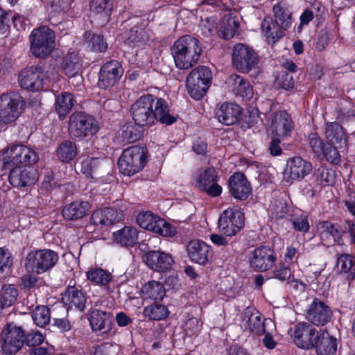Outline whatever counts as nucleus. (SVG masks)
Returning <instances> with one entry per match:
<instances>
[{
    "label": "nucleus",
    "instance_id": "a19ab883",
    "mask_svg": "<svg viewBox=\"0 0 355 355\" xmlns=\"http://www.w3.org/2000/svg\"><path fill=\"white\" fill-rule=\"evenodd\" d=\"M83 43L91 51L96 53L105 52L107 48V44L103 36L88 31L83 35Z\"/></svg>",
    "mask_w": 355,
    "mask_h": 355
},
{
    "label": "nucleus",
    "instance_id": "79ce46f5",
    "mask_svg": "<svg viewBox=\"0 0 355 355\" xmlns=\"http://www.w3.org/2000/svg\"><path fill=\"white\" fill-rule=\"evenodd\" d=\"M143 314L145 318L150 320H161L168 315L169 311L165 305L154 302L150 305L144 307Z\"/></svg>",
    "mask_w": 355,
    "mask_h": 355
},
{
    "label": "nucleus",
    "instance_id": "e2e57ef3",
    "mask_svg": "<svg viewBox=\"0 0 355 355\" xmlns=\"http://www.w3.org/2000/svg\"><path fill=\"white\" fill-rule=\"evenodd\" d=\"M10 13L0 8V35H7L9 32Z\"/></svg>",
    "mask_w": 355,
    "mask_h": 355
},
{
    "label": "nucleus",
    "instance_id": "c756f323",
    "mask_svg": "<svg viewBox=\"0 0 355 355\" xmlns=\"http://www.w3.org/2000/svg\"><path fill=\"white\" fill-rule=\"evenodd\" d=\"M272 127L277 136L286 137L291 135L294 124L291 117L286 111H279L274 116Z\"/></svg>",
    "mask_w": 355,
    "mask_h": 355
},
{
    "label": "nucleus",
    "instance_id": "680f3d73",
    "mask_svg": "<svg viewBox=\"0 0 355 355\" xmlns=\"http://www.w3.org/2000/svg\"><path fill=\"white\" fill-rule=\"evenodd\" d=\"M12 264V259L7 250L0 248V273L9 270Z\"/></svg>",
    "mask_w": 355,
    "mask_h": 355
},
{
    "label": "nucleus",
    "instance_id": "a878e982",
    "mask_svg": "<svg viewBox=\"0 0 355 355\" xmlns=\"http://www.w3.org/2000/svg\"><path fill=\"white\" fill-rule=\"evenodd\" d=\"M241 109L234 103H223L216 111V116L218 121L225 125H231L237 123L241 117Z\"/></svg>",
    "mask_w": 355,
    "mask_h": 355
},
{
    "label": "nucleus",
    "instance_id": "6e6d98bb",
    "mask_svg": "<svg viewBox=\"0 0 355 355\" xmlns=\"http://www.w3.org/2000/svg\"><path fill=\"white\" fill-rule=\"evenodd\" d=\"M122 138L128 143L137 141L141 136L140 132L132 124H125L122 128Z\"/></svg>",
    "mask_w": 355,
    "mask_h": 355
},
{
    "label": "nucleus",
    "instance_id": "f3484780",
    "mask_svg": "<svg viewBox=\"0 0 355 355\" xmlns=\"http://www.w3.org/2000/svg\"><path fill=\"white\" fill-rule=\"evenodd\" d=\"M44 74L42 67L32 66L22 70L19 74V85L32 92L39 91L43 88Z\"/></svg>",
    "mask_w": 355,
    "mask_h": 355
},
{
    "label": "nucleus",
    "instance_id": "f03ea898",
    "mask_svg": "<svg viewBox=\"0 0 355 355\" xmlns=\"http://www.w3.org/2000/svg\"><path fill=\"white\" fill-rule=\"evenodd\" d=\"M201 53L199 40L188 35L180 37L171 47L175 65L180 69L191 68L199 60Z\"/></svg>",
    "mask_w": 355,
    "mask_h": 355
},
{
    "label": "nucleus",
    "instance_id": "774afa93",
    "mask_svg": "<svg viewBox=\"0 0 355 355\" xmlns=\"http://www.w3.org/2000/svg\"><path fill=\"white\" fill-rule=\"evenodd\" d=\"M347 209L354 216H355V192L349 190V198L343 200Z\"/></svg>",
    "mask_w": 355,
    "mask_h": 355
},
{
    "label": "nucleus",
    "instance_id": "ddd939ff",
    "mask_svg": "<svg viewBox=\"0 0 355 355\" xmlns=\"http://www.w3.org/2000/svg\"><path fill=\"white\" fill-rule=\"evenodd\" d=\"M220 231L227 236L236 234L244 226V214L238 209H227L219 218Z\"/></svg>",
    "mask_w": 355,
    "mask_h": 355
},
{
    "label": "nucleus",
    "instance_id": "c03bdc74",
    "mask_svg": "<svg viewBox=\"0 0 355 355\" xmlns=\"http://www.w3.org/2000/svg\"><path fill=\"white\" fill-rule=\"evenodd\" d=\"M18 297V290L14 285H4L0 292V312L6 307L12 306Z\"/></svg>",
    "mask_w": 355,
    "mask_h": 355
},
{
    "label": "nucleus",
    "instance_id": "aec40b11",
    "mask_svg": "<svg viewBox=\"0 0 355 355\" xmlns=\"http://www.w3.org/2000/svg\"><path fill=\"white\" fill-rule=\"evenodd\" d=\"M143 259L150 269L157 272L168 271L175 263L171 254L159 250L149 251L144 254Z\"/></svg>",
    "mask_w": 355,
    "mask_h": 355
},
{
    "label": "nucleus",
    "instance_id": "4c0bfd02",
    "mask_svg": "<svg viewBox=\"0 0 355 355\" xmlns=\"http://www.w3.org/2000/svg\"><path fill=\"white\" fill-rule=\"evenodd\" d=\"M116 243L121 246L132 247L138 243V232L136 229L125 226L121 230L113 233Z\"/></svg>",
    "mask_w": 355,
    "mask_h": 355
},
{
    "label": "nucleus",
    "instance_id": "6e6552de",
    "mask_svg": "<svg viewBox=\"0 0 355 355\" xmlns=\"http://www.w3.org/2000/svg\"><path fill=\"white\" fill-rule=\"evenodd\" d=\"M212 73L209 67L199 66L193 69L187 78V87L189 95L196 100L201 99L208 89Z\"/></svg>",
    "mask_w": 355,
    "mask_h": 355
},
{
    "label": "nucleus",
    "instance_id": "0e129e2a",
    "mask_svg": "<svg viewBox=\"0 0 355 355\" xmlns=\"http://www.w3.org/2000/svg\"><path fill=\"white\" fill-rule=\"evenodd\" d=\"M44 337L39 332L30 333L26 336L25 343L27 345L35 347L43 343Z\"/></svg>",
    "mask_w": 355,
    "mask_h": 355
},
{
    "label": "nucleus",
    "instance_id": "423d86ee",
    "mask_svg": "<svg viewBox=\"0 0 355 355\" xmlns=\"http://www.w3.org/2000/svg\"><path fill=\"white\" fill-rule=\"evenodd\" d=\"M26 334L20 326L10 322L7 323L0 334V348L7 355H13L23 347Z\"/></svg>",
    "mask_w": 355,
    "mask_h": 355
},
{
    "label": "nucleus",
    "instance_id": "de8ad7c7",
    "mask_svg": "<svg viewBox=\"0 0 355 355\" xmlns=\"http://www.w3.org/2000/svg\"><path fill=\"white\" fill-rule=\"evenodd\" d=\"M272 10L275 21L280 24V27L286 30L291 26V13L286 7L279 3L274 6Z\"/></svg>",
    "mask_w": 355,
    "mask_h": 355
},
{
    "label": "nucleus",
    "instance_id": "3c124183",
    "mask_svg": "<svg viewBox=\"0 0 355 355\" xmlns=\"http://www.w3.org/2000/svg\"><path fill=\"white\" fill-rule=\"evenodd\" d=\"M32 318L37 326L45 327L51 320L49 309L46 306H37L32 312Z\"/></svg>",
    "mask_w": 355,
    "mask_h": 355
},
{
    "label": "nucleus",
    "instance_id": "412c9836",
    "mask_svg": "<svg viewBox=\"0 0 355 355\" xmlns=\"http://www.w3.org/2000/svg\"><path fill=\"white\" fill-rule=\"evenodd\" d=\"M332 311L324 302L315 299L309 306L306 312V318L311 324L316 326H324L330 322Z\"/></svg>",
    "mask_w": 355,
    "mask_h": 355
},
{
    "label": "nucleus",
    "instance_id": "cd10ccee",
    "mask_svg": "<svg viewBox=\"0 0 355 355\" xmlns=\"http://www.w3.org/2000/svg\"><path fill=\"white\" fill-rule=\"evenodd\" d=\"M123 218L121 211L113 208L106 207L103 209H97L91 216V223L95 225H111L120 221Z\"/></svg>",
    "mask_w": 355,
    "mask_h": 355
},
{
    "label": "nucleus",
    "instance_id": "2eb2a0df",
    "mask_svg": "<svg viewBox=\"0 0 355 355\" xmlns=\"http://www.w3.org/2000/svg\"><path fill=\"white\" fill-rule=\"evenodd\" d=\"M123 74V69L118 61L107 62L101 68L98 85L103 89L112 87L119 81Z\"/></svg>",
    "mask_w": 355,
    "mask_h": 355
},
{
    "label": "nucleus",
    "instance_id": "052dcab7",
    "mask_svg": "<svg viewBox=\"0 0 355 355\" xmlns=\"http://www.w3.org/2000/svg\"><path fill=\"white\" fill-rule=\"evenodd\" d=\"M273 277L278 279L280 281L290 280L291 277V269L284 266L283 263H280L273 271Z\"/></svg>",
    "mask_w": 355,
    "mask_h": 355
},
{
    "label": "nucleus",
    "instance_id": "c85d7f7f",
    "mask_svg": "<svg viewBox=\"0 0 355 355\" xmlns=\"http://www.w3.org/2000/svg\"><path fill=\"white\" fill-rule=\"evenodd\" d=\"M89 320L92 329L94 331L105 334L112 329V315L105 311L98 309L92 311Z\"/></svg>",
    "mask_w": 355,
    "mask_h": 355
},
{
    "label": "nucleus",
    "instance_id": "dca6fc26",
    "mask_svg": "<svg viewBox=\"0 0 355 355\" xmlns=\"http://www.w3.org/2000/svg\"><path fill=\"white\" fill-rule=\"evenodd\" d=\"M320 334L311 324L302 322L297 324L294 330L293 338L296 345L300 348L309 349L314 347L315 343Z\"/></svg>",
    "mask_w": 355,
    "mask_h": 355
},
{
    "label": "nucleus",
    "instance_id": "9d476101",
    "mask_svg": "<svg viewBox=\"0 0 355 355\" xmlns=\"http://www.w3.org/2000/svg\"><path fill=\"white\" fill-rule=\"evenodd\" d=\"M232 64L239 71L249 73L258 67L259 58L255 51L247 44L238 43L232 49Z\"/></svg>",
    "mask_w": 355,
    "mask_h": 355
},
{
    "label": "nucleus",
    "instance_id": "393cba45",
    "mask_svg": "<svg viewBox=\"0 0 355 355\" xmlns=\"http://www.w3.org/2000/svg\"><path fill=\"white\" fill-rule=\"evenodd\" d=\"M230 192L235 198L244 200L251 193L250 184L243 173H236L229 179Z\"/></svg>",
    "mask_w": 355,
    "mask_h": 355
},
{
    "label": "nucleus",
    "instance_id": "864d4df0",
    "mask_svg": "<svg viewBox=\"0 0 355 355\" xmlns=\"http://www.w3.org/2000/svg\"><path fill=\"white\" fill-rule=\"evenodd\" d=\"M202 324L198 318L195 317L189 318L183 326L184 334L189 337L198 335L200 331Z\"/></svg>",
    "mask_w": 355,
    "mask_h": 355
},
{
    "label": "nucleus",
    "instance_id": "1a4fd4ad",
    "mask_svg": "<svg viewBox=\"0 0 355 355\" xmlns=\"http://www.w3.org/2000/svg\"><path fill=\"white\" fill-rule=\"evenodd\" d=\"M25 108V102L17 92L3 94L0 96V123L15 121Z\"/></svg>",
    "mask_w": 355,
    "mask_h": 355
},
{
    "label": "nucleus",
    "instance_id": "13d9d810",
    "mask_svg": "<svg viewBox=\"0 0 355 355\" xmlns=\"http://www.w3.org/2000/svg\"><path fill=\"white\" fill-rule=\"evenodd\" d=\"M277 85L285 90H289L294 87L295 80L292 73L283 71L276 79Z\"/></svg>",
    "mask_w": 355,
    "mask_h": 355
},
{
    "label": "nucleus",
    "instance_id": "f8f14e48",
    "mask_svg": "<svg viewBox=\"0 0 355 355\" xmlns=\"http://www.w3.org/2000/svg\"><path fill=\"white\" fill-rule=\"evenodd\" d=\"M137 222L141 227L162 236H172L175 234V229L173 227L150 212L139 214Z\"/></svg>",
    "mask_w": 355,
    "mask_h": 355
},
{
    "label": "nucleus",
    "instance_id": "09e8293b",
    "mask_svg": "<svg viewBox=\"0 0 355 355\" xmlns=\"http://www.w3.org/2000/svg\"><path fill=\"white\" fill-rule=\"evenodd\" d=\"M338 266L341 272L346 274V278L353 280L355 277V258L348 254H343L338 259Z\"/></svg>",
    "mask_w": 355,
    "mask_h": 355
},
{
    "label": "nucleus",
    "instance_id": "49530a36",
    "mask_svg": "<svg viewBox=\"0 0 355 355\" xmlns=\"http://www.w3.org/2000/svg\"><path fill=\"white\" fill-rule=\"evenodd\" d=\"M141 291L146 297L155 301L162 300L163 297L165 295V289L163 285L156 281L149 282L148 284H145Z\"/></svg>",
    "mask_w": 355,
    "mask_h": 355
},
{
    "label": "nucleus",
    "instance_id": "37998d69",
    "mask_svg": "<svg viewBox=\"0 0 355 355\" xmlns=\"http://www.w3.org/2000/svg\"><path fill=\"white\" fill-rule=\"evenodd\" d=\"M62 67L65 75L71 78L79 73L82 68V63L76 54L70 53L64 58Z\"/></svg>",
    "mask_w": 355,
    "mask_h": 355
},
{
    "label": "nucleus",
    "instance_id": "58836bf2",
    "mask_svg": "<svg viewBox=\"0 0 355 355\" xmlns=\"http://www.w3.org/2000/svg\"><path fill=\"white\" fill-rule=\"evenodd\" d=\"M103 160L97 157H87L81 164V172L87 177L98 178L104 168Z\"/></svg>",
    "mask_w": 355,
    "mask_h": 355
},
{
    "label": "nucleus",
    "instance_id": "20e7f679",
    "mask_svg": "<svg viewBox=\"0 0 355 355\" xmlns=\"http://www.w3.org/2000/svg\"><path fill=\"white\" fill-rule=\"evenodd\" d=\"M55 37L54 32L47 26L34 29L29 37L31 53L39 58H47L55 49Z\"/></svg>",
    "mask_w": 355,
    "mask_h": 355
},
{
    "label": "nucleus",
    "instance_id": "4be33fe9",
    "mask_svg": "<svg viewBox=\"0 0 355 355\" xmlns=\"http://www.w3.org/2000/svg\"><path fill=\"white\" fill-rule=\"evenodd\" d=\"M276 259L273 250L267 247H260L252 252L250 263L255 270L266 271L272 267Z\"/></svg>",
    "mask_w": 355,
    "mask_h": 355
},
{
    "label": "nucleus",
    "instance_id": "b1692460",
    "mask_svg": "<svg viewBox=\"0 0 355 355\" xmlns=\"http://www.w3.org/2000/svg\"><path fill=\"white\" fill-rule=\"evenodd\" d=\"M187 251L191 260L200 265H205L211 257L210 246L200 240L191 241Z\"/></svg>",
    "mask_w": 355,
    "mask_h": 355
},
{
    "label": "nucleus",
    "instance_id": "7c9ffc66",
    "mask_svg": "<svg viewBox=\"0 0 355 355\" xmlns=\"http://www.w3.org/2000/svg\"><path fill=\"white\" fill-rule=\"evenodd\" d=\"M90 209V205L85 201H75L65 205L62 209L63 217L69 220H77L86 216Z\"/></svg>",
    "mask_w": 355,
    "mask_h": 355
},
{
    "label": "nucleus",
    "instance_id": "bb28decb",
    "mask_svg": "<svg viewBox=\"0 0 355 355\" xmlns=\"http://www.w3.org/2000/svg\"><path fill=\"white\" fill-rule=\"evenodd\" d=\"M243 320L245 321L244 327L250 332L257 335L265 333V319L261 314L252 307H248L242 313Z\"/></svg>",
    "mask_w": 355,
    "mask_h": 355
},
{
    "label": "nucleus",
    "instance_id": "4d7b16f0",
    "mask_svg": "<svg viewBox=\"0 0 355 355\" xmlns=\"http://www.w3.org/2000/svg\"><path fill=\"white\" fill-rule=\"evenodd\" d=\"M338 148L337 146L327 143L324 154H322L321 157L325 158L327 161L333 164H338L341 161V158L338 153Z\"/></svg>",
    "mask_w": 355,
    "mask_h": 355
},
{
    "label": "nucleus",
    "instance_id": "7ed1b4c3",
    "mask_svg": "<svg viewBox=\"0 0 355 355\" xmlns=\"http://www.w3.org/2000/svg\"><path fill=\"white\" fill-rule=\"evenodd\" d=\"M38 160L37 154L31 148L23 145H13L0 156V175H4L6 168L21 164L31 165Z\"/></svg>",
    "mask_w": 355,
    "mask_h": 355
},
{
    "label": "nucleus",
    "instance_id": "ea45409f",
    "mask_svg": "<svg viewBox=\"0 0 355 355\" xmlns=\"http://www.w3.org/2000/svg\"><path fill=\"white\" fill-rule=\"evenodd\" d=\"M75 103L76 100L72 94L62 92L56 97L55 108L60 116L64 117L72 109Z\"/></svg>",
    "mask_w": 355,
    "mask_h": 355
},
{
    "label": "nucleus",
    "instance_id": "338daca9",
    "mask_svg": "<svg viewBox=\"0 0 355 355\" xmlns=\"http://www.w3.org/2000/svg\"><path fill=\"white\" fill-rule=\"evenodd\" d=\"M294 228L300 232H306L309 230V225L307 218L298 217L293 221Z\"/></svg>",
    "mask_w": 355,
    "mask_h": 355
},
{
    "label": "nucleus",
    "instance_id": "603ef678",
    "mask_svg": "<svg viewBox=\"0 0 355 355\" xmlns=\"http://www.w3.org/2000/svg\"><path fill=\"white\" fill-rule=\"evenodd\" d=\"M317 231L321 235L327 236V234H329L334 239H340L341 236L340 230L329 221H320L317 225Z\"/></svg>",
    "mask_w": 355,
    "mask_h": 355
},
{
    "label": "nucleus",
    "instance_id": "473e14b6",
    "mask_svg": "<svg viewBox=\"0 0 355 355\" xmlns=\"http://www.w3.org/2000/svg\"><path fill=\"white\" fill-rule=\"evenodd\" d=\"M328 143L343 148L347 146V138L343 127L338 123H327L325 129Z\"/></svg>",
    "mask_w": 355,
    "mask_h": 355
},
{
    "label": "nucleus",
    "instance_id": "2f4dec72",
    "mask_svg": "<svg viewBox=\"0 0 355 355\" xmlns=\"http://www.w3.org/2000/svg\"><path fill=\"white\" fill-rule=\"evenodd\" d=\"M318 355H335L337 350V340L327 331H320L314 347Z\"/></svg>",
    "mask_w": 355,
    "mask_h": 355
},
{
    "label": "nucleus",
    "instance_id": "f257e3e1",
    "mask_svg": "<svg viewBox=\"0 0 355 355\" xmlns=\"http://www.w3.org/2000/svg\"><path fill=\"white\" fill-rule=\"evenodd\" d=\"M130 112L135 124L141 127L151 125L155 121L166 125L177 121L170 114L167 102L150 94L140 97L132 105Z\"/></svg>",
    "mask_w": 355,
    "mask_h": 355
},
{
    "label": "nucleus",
    "instance_id": "f704fd0d",
    "mask_svg": "<svg viewBox=\"0 0 355 355\" xmlns=\"http://www.w3.org/2000/svg\"><path fill=\"white\" fill-rule=\"evenodd\" d=\"M239 26L238 18L234 13L227 12L222 17L219 26L218 32L225 40L232 38L237 31Z\"/></svg>",
    "mask_w": 355,
    "mask_h": 355
},
{
    "label": "nucleus",
    "instance_id": "a18cd8bd",
    "mask_svg": "<svg viewBox=\"0 0 355 355\" xmlns=\"http://www.w3.org/2000/svg\"><path fill=\"white\" fill-rule=\"evenodd\" d=\"M77 147L74 142L69 140L62 142L57 150V155L63 162H69L77 155Z\"/></svg>",
    "mask_w": 355,
    "mask_h": 355
},
{
    "label": "nucleus",
    "instance_id": "e433bc0d",
    "mask_svg": "<svg viewBox=\"0 0 355 355\" xmlns=\"http://www.w3.org/2000/svg\"><path fill=\"white\" fill-rule=\"evenodd\" d=\"M62 300L68 304L69 307L74 306L80 311L85 307L86 297L81 290L74 286H68L62 295Z\"/></svg>",
    "mask_w": 355,
    "mask_h": 355
},
{
    "label": "nucleus",
    "instance_id": "5701e85b",
    "mask_svg": "<svg viewBox=\"0 0 355 355\" xmlns=\"http://www.w3.org/2000/svg\"><path fill=\"white\" fill-rule=\"evenodd\" d=\"M141 19L135 17L124 21V28L130 27L123 33L124 37L129 44L139 46L148 40V33L141 26Z\"/></svg>",
    "mask_w": 355,
    "mask_h": 355
},
{
    "label": "nucleus",
    "instance_id": "9b49d317",
    "mask_svg": "<svg viewBox=\"0 0 355 355\" xmlns=\"http://www.w3.org/2000/svg\"><path fill=\"white\" fill-rule=\"evenodd\" d=\"M58 260L57 253L51 250H40L29 252L25 261L27 270L43 273L53 268Z\"/></svg>",
    "mask_w": 355,
    "mask_h": 355
},
{
    "label": "nucleus",
    "instance_id": "72a5a7b5",
    "mask_svg": "<svg viewBox=\"0 0 355 355\" xmlns=\"http://www.w3.org/2000/svg\"><path fill=\"white\" fill-rule=\"evenodd\" d=\"M228 83L236 96L243 99H250L252 96V87L250 83L237 74H232L228 79Z\"/></svg>",
    "mask_w": 355,
    "mask_h": 355
},
{
    "label": "nucleus",
    "instance_id": "4468645a",
    "mask_svg": "<svg viewBox=\"0 0 355 355\" xmlns=\"http://www.w3.org/2000/svg\"><path fill=\"white\" fill-rule=\"evenodd\" d=\"M196 181L198 188L211 197L218 196L222 192V187L217 183V172L213 167L199 171Z\"/></svg>",
    "mask_w": 355,
    "mask_h": 355
},
{
    "label": "nucleus",
    "instance_id": "c9c22d12",
    "mask_svg": "<svg viewBox=\"0 0 355 355\" xmlns=\"http://www.w3.org/2000/svg\"><path fill=\"white\" fill-rule=\"evenodd\" d=\"M261 29L269 42L275 43L284 35V28L270 17H266L261 22Z\"/></svg>",
    "mask_w": 355,
    "mask_h": 355
},
{
    "label": "nucleus",
    "instance_id": "0eeeda50",
    "mask_svg": "<svg viewBox=\"0 0 355 355\" xmlns=\"http://www.w3.org/2000/svg\"><path fill=\"white\" fill-rule=\"evenodd\" d=\"M98 129L96 120L84 112H75L69 117V132L72 138L83 139L92 137Z\"/></svg>",
    "mask_w": 355,
    "mask_h": 355
},
{
    "label": "nucleus",
    "instance_id": "a211bd4d",
    "mask_svg": "<svg viewBox=\"0 0 355 355\" xmlns=\"http://www.w3.org/2000/svg\"><path fill=\"white\" fill-rule=\"evenodd\" d=\"M311 162L301 157H294L288 159L284 171V178L288 182L302 180L312 171Z\"/></svg>",
    "mask_w": 355,
    "mask_h": 355
},
{
    "label": "nucleus",
    "instance_id": "6ab92c4d",
    "mask_svg": "<svg viewBox=\"0 0 355 355\" xmlns=\"http://www.w3.org/2000/svg\"><path fill=\"white\" fill-rule=\"evenodd\" d=\"M10 170L9 182L14 187L23 188L34 184L37 180L36 171L28 166H13Z\"/></svg>",
    "mask_w": 355,
    "mask_h": 355
},
{
    "label": "nucleus",
    "instance_id": "69168bd1",
    "mask_svg": "<svg viewBox=\"0 0 355 355\" xmlns=\"http://www.w3.org/2000/svg\"><path fill=\"white\" fill-rule=\"evenodd\" d=\"M116 350L112 345L105 343L96 348L94 355H115Z\"/></svg>",
    "mask_w": 355,
    "mask_h": 355
},
{
    "label": "nucleus",
    "instance_id": "5fc2aeb1",
    "mask_svg": "<svg viewBox=\"0 0 355 355\" xmlns=\"http://www.w3.org/2000/svg\"><path fill=\"white\" fill-rule=\"evenodd\" d=\"M89 7L93 12H104L106 15H109L112 8V0H91Z\"/></svg>",
    "mask_w": 355,
    "mask_h": 355
},
{
    "label": "nucleus",
    "instance_id": "bf43d9fd",
    "mask_svg": "<svg viewBox=\"0 0 355 355\" xmlns=\"http://www.w3.org/2000/svg\"><path fill=\"white\" fill-rule=\"evenodd\" d=\"M309 139V146L311 148L313 153L318 157H320L322 154H324L327 143H324L321 138L315 134H311Z\"/></svg>",
    "mask_w": 355,
    "mask_h": 355
},
{
    "label": "nucleus",
    "instance_id": "8fccbe9b",
    "mask_svg": "<svg viewBox=\"0 0 355 355\" xmlns=\"http://www.w3.org/2000/svg\"><path fill=\"white\" fill-rule=\"evenodd\" d=\"M87 279L101 286H107L112 280V275L101 268L90 270L87 273Z\"/></svg>",
    "mask_w": 355,
    "mask_h": 355
},
{
    "label": "nucleus",
    "instance_id": "39448f33",
    "mask_svg": "<svg viewBox=\"0 0 355 355\" xmlns=\"http://www.w3.org/2000/svg\"><path fill=\"white\" fill-rule=\"evenodd\" d=\"M147 150L144 147L132 146L123 150L118 161L120 171L132 175L140 171L147 162Z\"/></svg>",
    "mask_w": 355,
    "mask_h": 355
}]
</instances>
